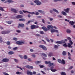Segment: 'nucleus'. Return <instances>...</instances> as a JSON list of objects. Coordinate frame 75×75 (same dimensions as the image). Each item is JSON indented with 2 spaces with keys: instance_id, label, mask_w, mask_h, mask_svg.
Wrapping results in <instances>:
<instances>
[{
  "instance_id": "obj_55",
  "label": "nucleus",
  "mask_w": 75,
  "mask_h": 75,
  "mask_svg": "<svg viewBox=\"0 0 75 75\" xmlns=\"http://www.w3.org/2000/svg\"><path fill=\"white\" fill-rule=\"evenodd\" d=\"M62 0H54V1L56 2L57 1H62Z\"/></svg>"
},
{
  "instance_id": "obj_22",
  "label": "nucleus",
  "mask_w": 75,
  "mask_h": 75,
  "mask_svg": "<svg viewBox=\"0 0 75 75\" xmlns=\"http://www.w3.org/2000/svg\"><path fill=\"white\" fill-rule=\"evenodd\" d=\"M14 54V52L13 51H10L8 52V54L9 55H12V54Z\"/></svg>"
},
{
  "instance_id": "obj_27",
  "label": "nucleus",
  "mask_w": 75,
  "mask_h": 75,
  "mask_svg": "<svg viewBox=\"0 0 75 75\" xmlns=\"http://www.w3.org/2000/svg\"><path fill=\"white\" fill-rule=\"evenodd\" d=\"M38 11L40 12V13H41L42 14H44V13H45V12L42 10H39Z\"/></svg>"
},
{
  "instance_id": "obj_56",
  "label": "nucleus",
  "mask_w": 75,
  "mask_h": 75,
  "mask_svg": "<svg viewBox=\"0 0 75 75\" xmlns=\"http://www.w3.org/2000/svg\"><path fill=\"white\" fill-rule=\"evenodd\" d=\"M73 68V67L71 66L70 68L69 69L71 70Z\"/></svg>"
},
{
  "instance_id": "obj_53",
  "label": "nucleus",
  "mask_w": 75,
  "mask_h": 75,
  "mask_svg": "<svg viewBox=\"0 0 75 75\" xmlns=\"http://www.w3.org/2000/svg\"><path fill=\"white\" fill-rule=\"evenodd\" d=\"M16 32H17V33H21V31H20V30H16Z\"/></svg>"
},
{
  "instance_id": "obj_31",
  "label": "nucleus",
  "mask_w": 75,
  "mask_h": 75,
  "mask_svg": "<svg viewBox=\"0 0 75 75\" xmlns=\"http://www.w3.org/2000/svg\"><path fill=\"white\" fill-rule=\"evenodd\" d=\"M56 44H62V42L61 41H57L56 42Z\"/></svg>"
},
{
  "instance_id": "obj_62",
  "label": "nucleus",
  "mask_w": 75,
  "mask_h": 75,
  "mask_svg": "<svg viewBox=\"0 0 75 75\" xmlns=\"http://www.w3.org/2000/svg\"><path fill=\"white\" fill-rule=\"evenodd\" d=\"M16 74L17 75H18V74H20V72L19 71H17L16 72Z\"/></svg>"
},
{
  "instance_id": "obj_8",
  "label": "nucleus",
  "mask_w": 75,
  "mask_h": 75,
  "mask_svg": "<svg viewBox=\"0 0 75 75\" xmlns=\"http://www.w3.org/2000/svg\"><path fill=\"white\" fill-rule=\"evenodd\" d=\"M9 61V60L7 58L4 59L2 60V61L3 62H8Z\"/></svg>"
},
{
  "instance_id": "obj_21",
  "label": "nucleus",
  "mask_w": 75,
  "mask_h": 75,
  "mask_svg": "<svg viewBox=\"0 0 75 75\" xmlns=\"http://www.w3.org/2000/svg\"><path fill=\"white\" fill-rule=\"evenodd\" d=\"M54 64L53 63H51V62L49 63V64L48 65L49 67H51V66H54Z\"/></svg>"
},
{
  "instance_id": "obj_58",
  "label": "nucleus",
  "mask_w": 75,
  "mask_h": 75,
  "mask_svg": "<svg viewBox=\"0 0 75 75\" xmlns=\"http://www.w3.org/2000/svg\"><path fill=\"white\" fill-rule=\"evenodd\" d=\"M41 72L42 73V74H46L45 73V72H44V71H41Z\"/></svg>"
},
{
  "instance_id": "obj_12",
  "label": "nucleus",
  "mask_w": 75,
  "mask_h": 75,
  "mask_svg": "<svg viewBox=\"0 0 75 75\" xmlns=\"http://www.w3.org/2000/svg\"><path fill=\"white\" fill-rule=\"evenodd\" d=\"M54 69V67H52L50 68V70L52 71V72H55L56 71H57V70L56 69Z\"/></svg>"
},
{
  "instance_id": "obj_6",
  "label": "nucleus",
  "mask_w": 75,
  "mask_h": 75,
  "mask_svg": "<svg viewBox=\"0 0 75 75\" xmlns=\"http://www.w3.org/2000/svg\"><path fill=\"white\" fill-rule=\"evenodd\" d=\"M18 28H20V27H21V28H23L24 27V24L23 23H19L18 24Z\"/></svg>"
},
{
  "instance_id": "obj_36",
  "label": "nucleus",
  "mask_w": 75,
  "mask_h": 75,
  "mask_svg": "<svg viewBox=\"0 0 75 75\" xmlns=\"http://www.w3.org/2000/svg\"><path fill=\"white\" fill-rule=\"evenodd\" d=\"M39 67H40V68H44V66L43 65H39Z\"/></svg>"
},
{
  "instance_id": "obj_23",
  "label": "nucleus",
  "mask_w": 75,
  "mask_h": 75,
  "mask_svg": "<svg viewBox=\"0 0 75 75\" xmlns=\"http://www.w3.org/2000/svg\"><path fill=\"white\" fill-rule=\"evenodd\" d=\"M19 21H25V19L24 18L23 19H19Z\"/></svg>"
},
{
  "instance_id": "obj_11",
  "label": "nucleus",
  "mask_w": 75,
  "mask_h": 75,
  "mask_svg": "<svg viewBox=\"0 0 75 75\" xmlns=\"http://www.w3.org/2000/svg\"><path fill=\"white\" fill-rule=\"evenodd\" d=\"M47 29L48 30H51L54 28V27L51 25H48L47 27Z\"/></svg>"
},
{
  "instance_id": "obj_13",
  "label": "nucleus",
  "mask_w": 75,
  "mask_h": 75,
  "mask_svg": "<svg viewBox=\"0 0 75 75\" xmlns=\"http://www.w3.org/2000/svg\"><path fill=\"white\" fill-rule=\"evenodd\" d=\"M69 10H70V8H68L66 9H64V11H65V12L67 13H69Z\"/></svg>"
},
{
  "instance_id": "obj_35",
  "label": "nucleus",
  "mask_w": 75,
  "mask_h": 75,
  "mask_svg": "<svg viewBox=\"0 0 75 75\" xmlns=\"http://www.w3.org/2000/svg\"><path fill=\"white\" fill-rule=\"evenodd\" d=\"M63 46L64 47H68V45H67L66 43H65L64 44H63Z\"/></svg>"
},
{
  "instance_id": "obj_1",
  "label": "nucleus",
  "mask_w": 75,
  "mask_h": 75,
  "mask_svg": "<svg viewBox=\"0 0 75 75\" xmlns=\"http://www.w3.org/2000/svg\"><path fill=\"white\" fill-rule=\"evenodd\" d=\"M30 27L31 29L34 30V29H35V28H38L39 27V26H38V25H32Z\"/></svg>"
},
{
  "instance_id": "obj_7",
  "label": "nucleus",
  "mask_w": 75,
  "mask_h": 75,
  "mask_svg": "<svg viewBox=\"0 0 75 75\" xmlns=\"http://www.w3.org/2000/svg\"><path fill=\"white\" fill-rule=\"evenodd\" d=\"M17 44L18 45H22L23 44H24V42L21 41H18L16 42Z\"/></svg>"
},
{
  "instance_id": "obj_59",
  "label": "nucleus",
  "mask_w": 75,
  "mask_h": 75,
  "mask_svg": "<svg viewBox=\"0 0 75 75\" xmlns=\"http://www.w3.org/2000/svg\"><path fill=\"white\" fill-rule=\"evenodd\" d=\"M19 57L21 58V59H23V57H22V55H20Z\"/></svg>"
},
{
  "instance_id": "obj_38",
  "label": "nucleus",
  "mask_w": 75,
  "mask_h": 75,
  "mask_svg": "<svg viewBox=\"0 0 75 75\" xmlns=\"http://www.w3.org/2000/svg\"><path fill=\"white\" fill-rule=\"evenodd\" d=\"M6 23H7L8 24H11L12 22L11 21H7Z\"/></svg>"
},
{
  "instance_id": "obj_26",
  "label": "nucleus",
  "mask_w": 75,
  "mask_h": 75,
  "mask_svg": "<svg viewBox=\"0 0 75 75\" xmlns=\"http://www.w3.org/2000/svg\"><path fill=\"white\" fill-rule=\"evenodd\" d=\"M53 11H54V12H55L56 13H59V12H58V11H57L56 9H53Z\"/></svg>"
},
{
  "instance_id": "obj_51",
  "label": "nucleus",
  "mask_w": 75,
  "mask_h": 75,
  "mask_svg": "<svg viewBox=\"0 0 75 75\" xmlns=\"http://www.w3.org/2000/svg\"><path fill=\"white\" fill-rule=\"evenodd\" d=\"M36 36H37V37H41V36L40 35V34H37L35 35Z\"/></svg>"
},
{
  "instance_id": "obj_9",
  "label": "nucleus",
  "mask_w": 75,
  "mask_h": 75,
  "mask_svg": "<svg viewBox=\"0 0 75 75\" xmlns=\"http://www.w3.org/2000/svg\"><path fill=\"white\" fill-rule=\"evenodd\" d=\"M25 67H26V68H28V69H33V67L32 66L27 65L25 66Z\"/></svg>"
},
{
  "instance_id": "obj_20",
  "label": "nucleus",
  "mask_w": 75,
  "mask_h": 75,
  "mask_svg": "<svg viewBox=\"0 0 75 75\" xmlns=\"http://www.w3.org/2000/svg\"><path fill=\"white\" fill-rule=\"evenodd\" d=\"M75 22H74L73 21H70L69 22V23L71 24V25H73L75 24Z\"/></svg>"
},
{
  "instance_id": "obj_2",
  "label": "nucleus",
  "mask_w": 75,
  "mask_h": 75,
  "mask_svg": "<svg viewBox=\"0 0 75 75\" xmlns=\"http://www.w3.org/2000/svg\"><path fill=\"white\" fill-rule=\"evenodd\" d=\"M39 47L40 48H42L43 50H45V51H46V50H47V48L45 46L42 45H40L39 46Z\"/></svg>"
},
{
  "instance_id": "obj_15",
  "label": "nucleus",
  "mask_w": 75,
  "mask_h": 75,
  "mask_svg": "<svg viewBox=\"0 0 75 75\" xmlns=\"http://www.w3.org/2000/svg\"><path fill=\"white\" fill-rule=\"evenodd\" d=\"M27 73L28 75H33V73L31 71H28L27 72Z\"/></svg>"
},
{
  "instance_id": "obj_63",
  "label": "nucleus",
  "mask_w": 75,
  "mask_h": 75,
  "mask_svg": "<svg viewBox=\"0 0 75 75\" xmlns=\"http://www.w3.org/2000/svg\"><path fill=\"white\" fill-rule=\"evenodd\" d=\"M32 57H33V58H35V55L34 54H32Z\"/></svg>"
},
{
  "instance_id": "obj_29",
  "label": "nucleus",
  "mask_w": 75,
  "mask_h": 75,
  "mask_svg": "<svg viewBox=\"0 0 75 75\" xmlns=\"http://www.w3.org/2000/svg\"><path fill=\"white\" fill-rule=\"evenodd\" d=\"M61 75H67V74H66V73L64 72H61Z\"/></svg>"
},
{
  "instance_id": "obj_30",
  "label": "nucleus",
  "mask_w": 75,
  "mask_h": 75,
  "mask_svg": "<svg viewBox=\"0 0 75 75\" xmlns=\"http://www.w3.org/2000/svg\"><path fill=\"white\" fill-rule=\"evenodd\" d=\"M62 13L64 15V16H67V13H65V12L62 11Z\"/></svg>"
},
{
  "instance_id": "obj_10",
  "label": "nucleus",
  "mask_w": 75,
  "mask_h": 75,
  "mask_svg": "<svg viewBox=\"0 0 75 75\" xmlns=\"http://www.w3.org/2000/svg\"><path fill=\"white\" fill-rule=\"evenodd\" d=\"M67 40H69V42H70L71 44V45H72V44H73V42H72V41H71V38H69V37H68L67 38Z\"/></svg>"
},
{
  "instance_id": "obj_64",
  "label": "nucleus",
  "mask_w": 75,
  "mask_h": 75,
  "mask_svg": "<svg viewBox=\"0 0 75 75\" xmlns=\"http://www.w3.org/2000/svg\"><path fill=\"white\" fill-rule=\"evenodd\" d=\"M72 4L73 5H75V3L74 2H72Z\"/></svg>"
},
{
  "instance_id": "obj_25",
  "label": "nucleus",
  "mask_w": 75,
  "mask_h": 75,
  "mask_svg": "<svg viewBox=\"0 0 75 75\" xmlns=\"http://www.w3.org/2000/svg\"><path fill=\"white\" fill-rule=\"evenodd\" d=\"M68 47L69 48H72V46H71V45L70 43H68Z\"/></svg>"
},
{
  "instance_id": "obj_61",
  "label": "nucleus",
  "mask_w": 75,
  "mask_h": 75,
  "mask_svg": "<svg viewBox=\"0 0 75 75\" xmlns=\"http://www.w3.org/2000/svg\"><path fill=\"white\" fill-rule=\"evenodd\" d=\"M19 13H20V14H23V12H22V11H20Z\"/></svg>"
},
{
  "instance_id": "obj_24",
  "label": "nucleus",
  "mask_w": 75,
  "mask_h": 75,
  "mask_svg": "<svg viewBox=\"0 0 75 75\" xmlns=\"http://www.w3.org/2000/svg\"><path fill=\"white\" fill-rule=\"evenodd\" d=\"M51 62L50 61H49L48 62H47V61H45V64H50Z\"/></svg>"
},
{
  "instance_id": "obj_48",
  "label": "nucleus",
  "mask_w": 75,
  "mask_h": 75,
  "mask_svg": "<svg viewBox=\"0 0 75 75\" xmlns=\"http://www.w3.org/2000/svg\"><path fill=\"white\" fill-rule=\"evenodd\" d=\"M35 63L36 64H40V63H41V62L40 61L36 62H35Z\"/></svg>"
},
{
  "instance_id": "obj_34",
  "label": "nucleus",
  "mask_w": 75,
  "mask_h": 75,
  "mask_svg": "<svg viewBox=\"0 0 75 75\" xmlns=\"http://www.w3.org/2000/svg\"><path fill=\"white\" fill-rule=\"evenodd\" d=\"M66 52H65V51H64L62 52V54L63 55H66Z\"/></svg>"
},
{
  "instance_id": "obj_52",
  "label": "nucleus",
  "mask_w": 75,
  "mask_h": 75,
  "mask_svg": "<svg viewBox=\"0 0 75 75\" xmlns=\"http://www.w3.org/2000/svg\"><path fill=\"white\" fill-rule=\"evenodd\" d=\"M23 11V13H29V12H28L27 11Z\"/></svg>"
},
{
  "instance_id": "obj_42",
  "label": "nucleus",
  "mask_w": 75,
  "mask_h": 75,
  "mask_svg": "<svg viewBox=\"0 0 75 75\" xmlns=\"http://www.w3.org/2000/svg\"><path fill=\"white\" fill-rule=\"evenodd\" d=\"M14 60L16 62V63H18V60L16 59H14Z\"/></svg>"
},
{
  "instance_id": "obj_41",
  "label": "nucleus",
  "mask_w": 75,
  "mask_h": 75,
  "mask_svg": "<svg viewBox=\"0 0 75 75\" xmlns=\"http://www.w3.org/2000/svg\"><path fill=\"white\" fill-rule=\"evenodd\" d=\"M24 58L25 59H27V56L26 55H25L24 56Z\"/></svg>"
},
{
  "instance_id": "obj_37",
  "label": "nucleus",
  "mask_w": 75,
  "mask_h": 75,
  "mask_svg": "<svg viewBox=\"0 0 75 75\" xmlns=\"http://www.w3.org/2000/svg\"><path fill=\"white\" fill-rule=\"evenodd\" d=\"M71 30L69 29H68L67 30V33H71Z\"/></svg>"
},
{
  "instance_id": "obj_39",
  "label": "nucleus",
  "mask_w": 75,
  "mask_h": 75,
  "mask_svg": "<svg viewBox=\"0 0 75 75\" xmlns=\"http://www.w3.org/2000/svg\"><path fill=\"white\" fill-rule=\"evenodd\" d=\"M61 42H62V44H64V43H65V41L64 40H62L61 41Z\"/></svg>"
},
{
  "instance_id": "obj_17",
  "label": "nucleus",
  "mask_w": 75,
  "mask_h": 75,
  "mask_svg": "<svg viewBox=\"0 0 75 75\" xmlns=\"http://www.w3.org/2000/svg\"><path fill=\"white\" fill-rule=\"evenodd\" d=\"M23 17V16L20 15H18L16 16V18H21Z\"/></svg>"
},
{
  "instance_id": "obj_33",
  "label": "nucleus",
  "mask_w": 75,
  "mask_h": 75,
  "mask_svg": "<svg viewBox=\"0 0 75 75\" xmlns=\"http://www.w3.org/2000/svg\"><path fill=\"white\" fill-rule=\"evenodd\" d=\"M58 61L59 63H60V64H61V62L62 61L60 59H58Z\"/></svg>"
},
{
  "instance_id": "obj_45",
  "label": "nucleus",
  "mask_w": 75,
  "mask_h": 75,
  "mask_svg": "<svg viewBox=\"0 0 75 75\" xmlns=\"http://www.w3.org/2000/svg\"><path fill=\"white\" fill-rule=\"evenodd\" d=\"M3 42V40H2V38L0 37V42Z\"/></svg>"
},
{
  "instance_id": "obj_19",
  "label": "nucleus",
  "mask_w": 75,
  "mask_h": 75,
  "mask_svg": "<svg viewBox=\"0 0 75 75\" xmlns=\"http://www.w3.org/2000/svg\"><path fill=\"white\" fill-rule=\"evenodd\" d=\"M42 29H43V30H44L45 31H47L48 30V29H47V28L45 27H42Z\"/></svg>"
},
{
  "instance_id": "obj_50",
  "label": "nucleus",
  "mask_w": 75,
  "mask_h": 75,
  "mask_svg": "<svg viewBox=\"0 0 75 75\" xmlns=\"http://www.w3.org/2000/svg\"><path fill=\"white\" fill-rule=\"evenodd\" d=\"M29 14H35V13L34 12H29Z\"/></svg>"
},
{
  "instance_id": "obj_40",
  "label": "nucleus",
  "mask_w": 75,
  "mask_h": 75,
  "mask_svg": "<svg viewBox=\"0 0 75 75\" xmlns=\"http://www.w3.org/2000/svg\"><path fill=\"white\" fill-rule=\"evenodd\" d=\"M6 44L8 45H10V42L9 41L7 42H6Z\"/></svg>"
},
{
  "instance_id": "obj_60",
  "label": "nucleus",
  "mask_w": 75,
  "mask_h": 75,
  "mask_svg": "<svg viewBox=\"0 0 75 75\" xmlns=\"http://www.w3.org/2000/svg\"><path fill=\"white\" fill-rule=\"evenodd\" d=\"M35 15H36V16H37L38 15V14H39V13H38V12H36L35 13Z\"/></svg>"
},
{
  "instance_id": "obj_14",
  "label": "nucleus",
  "mask_w": 75,
  "mask_h": 75,
  "mask_svg": "<svg viewBox=\"0 0 75 75\" xmlns=\"http://www.w3.org/2000/svg\"><path fill=\"white\" fill-rule=\"evenodd\" d=\"M11 10L12 11H13V13H17V11L15 9H14L13 8H12L11 9Z\"/></svg>"
},
{
  "instance_id": "obj_43",
  "label": "nucleus",
  "mask_w": 75,
  "mask_h": 75,
  "mask_svg": "<svg viewBox=\"0 0 75 75\" xmlns=\"http://www.w3.org/2000/svg\"><path fill=\"white\" fill-rule=\"evenodd\" d=\"M0 10H1V11H4L3 8H2V7H1V6H0Z\"/></svg>"
},
{
  "instance_id": "obj_47",
  "label": "nucleus",
  "mask_w": 75,
  "mask_h": 75,
  "mask_svg": "<svg viewBox=\"0 0 75 75\" xmlns=\"http://www.w3.org/2000/svg\"><path fill=\"white\" fill-rule=\"evenodd\" d=\"M40 33L41 34H44V33L43 31H40Z\"/></svg>"
},
{
  "instance_id": "obj_4",
  "label": "nucleus",
  "mask_w": 75,
  "mask_h": 75,
  "mask_svg": "<svg viewBox=\"0 0 75 75\" xmlns=\"http://www.w3.org/2000/svg\"><path fill=\"white\" fill-rule=\"evenodd\" d=\"M34 2L35 3H36V4L38 6H40V5H41V3L38 0H35L34 1Z\"/></svg>"
},
{
  "instance_id": "obj_18",
  "label": "nucleus",
  "mask_w": 75,
  "mask_h": 75,
  "mask_svg": "<svg viewBox=\"0 0 75 75\" xmlns=\"http://www.w3.org/2000/svg\"><path fill=\"white\" fill-rule=\"evenodd\" d=\"M48 55L49 57H52L53 56V53L52 52H50L48 54Z\"/></svg>"
},
{
  "instance_id": "obj_49",
  "label": "nucleus",
  "mask_w": 75,
  "mask_h": 75,
  "mask_svg": "<svg viewBox=\"0 0 75 75\" xmlns=\"http://www.w3.org/2000/svg\"><path fill=\"white\" fill-rule=\"evenodd\" d=\"M13 40L15 41H17V38H14L13 39Z\"/></svg>"
},
{
  "instance_id": "obj_44",
  "label": "nucleus",
  "mask_w": 75,
  "mask_h": 75,
  "mask_svg": "<svg viewBox=\"0 0 75 75\" xmlns=\"http://www.w3.org/2000/svg\"><path fill=\"white\" fill-rule=\"evenodd\" d=\"M17 68H19V69L21 70L22 71H23V69L21 68V67H19L18 66H17Z\"/></svg>"
},
{
  "instance_id": "obj_5",
  "label": "nucleus",
  "mask_w": 75,
  "mask_h": 75,
  "mask_svg": "<svg viewBox=\"0 0 75 75\" xmlns=\"http://www.w3.org/2000/svg\"><path fill=\"white\" fill-rule=\"evenodd\" d=\"M51 32L52 33V34H53L54 32H55L56 33H57V34H58V31L57 30H55V29H52L51 30Z\"/></svg>"
},
{
  "instance_id": "obj_57",
  "label": "nucleus",
  "mask_w": 75,
  "mask_h": 75,
  "mask_svg": "<svg viewBox=\"0 0 75 75\" xmlns=\"http://www.w3.org/2000/svg\"><path fill=\"white\" fill-rule=\"evenodd\" d=\"M58 48V47L57 45H55L54 46V48Z\"/></svg>"
},
{
  "instance_id": "obj_54",
  "label": "nucleus",
  "mask_w": 75,
  "mask_h": 75,
  "mask_svg": "<svg viewBox=\"0 0 75 75\" xmlns=\"http://www.w3.org/2000/svg\"><path fill=\"white\" fill-rule=\"evenodd\" d=\"M13 49L14 51H16V50H17V47H14L13 48Z\"/></svg>"
},
{
  "instance_id": "obj_16",
  "label": "nucleus",
  "mask_w": 75,
  "mask_h": 75,
  "mask_svg": "<svg viewBox=\"0 0 75 75\" xmlns=\"http://www.w3.org/2000/svg\"><path fill=\"white\" fill-rule=\"evenodd\" d=\"M7 2L8 3H13L14 1L11 0H8L6 1L5 2V3H6Z\"/></svg>"
},
{
  "instance_id": "obj_3",
  "label": "nucleus",
  "mask_w": 75,
  "mask_h": 75,
  "mask_svg": "<svg viewBox=\"0 0 75 75\" xmlns=\"http://www.w3.org/2000/svg\"><path fill=\"white\" fill-rule=\"evenodd\" d=\"M10 31L9 30H8L7 31H3L1 32V34H8L10 33Z\"/></svg>"
},
{
  "instance_id": "obj_32",
  "label": "nucleus",
  "mask_w": 75,
  "mask_h": 75,
  "mask_svg": "<svg viewBox=\"0 0 75 75\" xmlns=\"http://www.w3.org/2000/svg\"><path fill=\"white\" fill-rule=\"evenodd\" d=\"M42 55H43V56H44V57H47V55H46V54H45L44 53H42Z\"/></svg>"
},
{
  "instance_id": "obj_46",
  "label": "nucleus",
  "mask_w": 75,
  "mask_h": 75,
  "mask_svg": "<svg viewBox=\"0 0 75 75\" xmlns=\"http://www.w3.org/2000/svg\"><path fill=\"white\" fill-rule=\"evenodd\" d=\"M45 40H47V41H48V42H50V40H49L48 38H45Z\"/></svg>"
},
{
  "instance_id": "obj_28",
  "label": "nucleus",
  "mask_w": 75,
  "mask_h": 75,
  "mask_svg": "<svg viewBox=\"0 0 75 75\" xmlns=\"http://www.w3.org/2000/svg\"><path fill=\"white\" fill-rule=\"evenodd\" d=\"M61 64H65V61H64V60L63 59L62 60Z\"/></svg>"
}]
</instances>
